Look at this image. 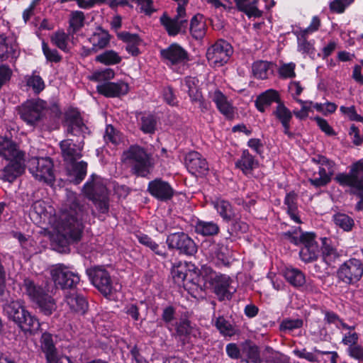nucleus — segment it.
<instances>
[{"label":"nucleus","instance_id":"1","mask_svg":"<svg viewBox=\"0 0 363 363\" xmlns=\"http://www.w3.org/2000/svg\"><path fill=\"white\" fill-rule=\"evenodd\" d=\"M65 125L67 132L77 138H67L60 143L61 155L69 175L73 182L79 184L86 175L87 163L83 160L77 161L82 157L84 134L88 130L78 113L67 115Z\"/></svg>","mask_w":363,"mask_h":363},{"label":"nucleus","instance_id":"2","mask_svg":"<svg viewBox=\"0 0 363 363\" xmlns=\"http://www.w3.org/2000/svg\"><path fill=\"white\" fill-rule=\"evenodd\" d=\"M88 216L87 208L80 205L76 200L69 208H65L60 216L57 230L60 235L69 242H77L81 239L84 222Z\"/></svg>","mask_w":363,"mask_h":363},{"label":"nucleus","instance_id":"3","mask_svg":"<svg viewBox=\"0 0 363 363\" xmlns=\"http://www.w3.org/2000/svg\"><path fill=\"white\" fill-rule=\"evenodd\" d=\"M0 157L8 164L0 169V179L12 182L25 169L24 153L11 140L0 137Z\"/></svg>","mask_w":363,"mask_h":363},{"label":"nucleus","instance_id":"4","mask_svg":"<svg viewBox=\"0 0 363 363\" xmlns=\"http://www.w3.org/2000/svg\"><path fill=\"white\" fill-rule=\"evenodd\" d=\"M21 289L23 294L26 295L32 302L36 303L45 315H50L55 311L57 306L54 298L43 287L36 284L32 279H24Z\"/></svg>","mask_w":363,"mask_h":363},{"label":"nucleus","instance_id":"5","mask_svg":"<svg viewBox=\"0 0 363 363\" xmlns=\"http://www.w3.org/2000/svg\"><path fill=\"white\" fill-rule=\"evenodd\" d=\"M200 275L205 284H208L213 289V291L219 300L231 298L232 295L229 291L231 280L229 276L217 273L207 265L201 267Z\"/></svg>","mask_w":363,"mask_h":363},{"label":"nucleus","instance_id":"6","mask_svg":"<svg viewBox=\"0 0 363 363\" xmlns=\"http://www.w3.org/2000/svg\"><path fill=\"white\" fill-rule=\"evenodd\" d=\"M123 160L131 168L132 172L138 176L145 177L150 172V155L140 146H131L124 152Z\"/></svg>","mask_w":363,"mask_h":363},{"label":"nucleus","instance_id":"7","mask_svg":"<svg viewBox=\"0 0 363 363\" xmlns=\"http://www.w3.org/2000/svg\"><path fill=\"white\" fill-rule=\"evenodd\" d=\"M334 179L342 186L350 187L352 192L363 202V160L354 163L348 173L337 174Z\"/></svg>","mask_w":363,"mask_h":363},{"label":"nucleus","instance_id":"8","mask_svg":"<svg viewBox=\"0 0 363 363\" xmlns=\"http://www.w3.org/2000/svg\"><path fill=\"white\" fill-rule=\"evenodd\" d=\"M163 62L179 74H182L189 60L187 51L177 43H172L160 50Z\"/></svg>","mask_w":363,"mask_h":363},{"label":"nucleus","instance_id":"9","mask_svg":"<svg viewBox=\"0 0 363 363\" xmlns=\"http://www.w3.org/2000/svg\"><path fill=\"white\" fill-rule=\"evenodd\" d=\"M28 169L35 179L52 185L55 181L53 163L49 157H33L29 160Z\"/></svg>","mask_w":363,"mask_h":363},{"label":"nucleus","instance_id":"10","mask_svg":"<svg viewBox=\"0 0 363 363\" xmlns=\"http://www.w3.org/2000/svg\"><path fill=\"white\" fill-rule=\"evenodd\" d=\"M46 102L41 99L28 100L18 107L20 118L30 126H35L44 116Z\"/></svg>","mask_w":363,"mask_h":363},{"label":"nucleus","instance_id":"11","mask_svg":"<svg viewBox=\"0 0 363 363\" xmlns=\"http://www.w3.org/2000/svg\"><path fill=\"white\" fill-rule=\"evenodd\" d=\"M363 276V261L359 259L350 258L340 265L337 270L339 281L346 284L357 283Z\"/></svg>","mask_w":363,"mask_h":363},{"label":"nucleus","instance_id":"12","mask_svg":"<svg viewBox=\"0 0 363 363\" xmlns=\"http://www.w3.org/2000/svg\"><path fill=\"white\" fill-rule=\"evenodd\" d=\"M50 274L55 284L62 289H74L80 281L78 273L63 264L53 266L50 270Z\"/></svg>","mask_w":363,"mask_h":363},{"label":"nucleus","instance_id":"13","mask_svg":"<svg viewBox=\"0 0 363 363\" xmlns=\"http://www.w3.org/2000/svg\"><path fill=\"white\" fill-rule=\"evenodd\" d=\"M166 243L169 250H177L179 254L192 256L197 252V245L193 239L184 232L169 234Z\"/></svg>","mask_w":363,"mask_h":363},{"label":"nucleus","instance_id":"14","mask_svg":"<svg viewBox=\"0 0 363 363\" xmlns=\"http://www.w3.org/2000/svg\"><path fill=\"white\" fill-rule=\"evenodd\" d=\"M233 52V48L229 43L219 40L208 49L206 57L213 66L221 67L229 60Z\"/></svg>","mask_w":363,"mask_h":363},{"label":"nucleus","instance_id":"15","mask_svg":"<svg viewBox=\"0 0 363 363\" xmlns=\"http://www.w3.org/2000/svg\"><path fill=\"white\" fill-rule=\"evenodd\" d=\"M86 274L93 285L104 295L108 296L113 291V282L109 273L100 267L86 269Z\"/></svg>","mask_w":363,"mask_h":363},{"label":"nucleus","instance_id":"16","mask_svg":"<svg viewBox=\"0 0 363 363\" xmlns=\"http://www.w3.org/2000/svg\"><path fill=\"white\" fill-rule=\"evenodd\" d=\"M303 239V242L301 244L303 247L299 252L301 259L306 263L315 261L320 253V248L315 240V233L306 232Z\"/></svg>","mask_w":363,"mask_h":363},{"label":"nucleus","instance_id":"17","mask_svg":"<svg viewBox=\"0 0 363 363\" xmlns=\"http://www.w3.org/2000/svg\"><path fill=\"white\" fill-rule=\"evenodd\" d=\"M11 321L25 333H34L39 330L40 326L38 320L27 310L26 306Z\"/></svg>","mask_w":363,"mask_h":363},{"label":"nucleus","instance_id":"18","mask_svg":"<svg viewBox=\"0 0 363 363\" xmlns=\"http://www.w3.org/2000/svg\"><path fill=\"white\" fill-rule=\"evenodd\" d=\"M11 321L25 333H34L39 330L40 326L38 320L27 310L26 306Z\"/></svg>","mask_w":363,"mask_h":363},{"label":"nucleus","instance_id":"19","mask_svg":"<svg viewBox=\"0 0 363 363\" xmlns=\"http://www.w3.org/2000/svg\"><path fill=\"white\" fill-rule=\"evenodd\" d=\"M147 191L153 197L161 201H167L174 195V190L171 185L161 179L150 182Z\"/></svg>","mask_w":363,"mask_h":363},{"label":"nucleus","instance_id":"20","mask_svg":"<svg viewBox=\"0 0 363 363\" xmlns=\"http://www.w3.org/2000/svg\"><path fill=\"white\" fill-rule=\"evenodd\" d=\"M185 166L193 175L205 174L208 171V164L206 159L198 152L192 151L186 155Z\"/></svg>","mask_w":363,"mask_h":363},{"label":"nucleus","instance_id":"21","mask_svg":"<svg viewBox=\"0 0 363 363\" xmlns=\"http://www.w3.org/2000/svg\"><path fill=\"white\" fill-rule=\"evenodd\" d=\"M97 91L108 98L120 97L125 95L129 91L128 84L123 81L117 82H104L96 86Z\"/></svg>","mask_w":363,"mask_h":363},{"label":"nucleus","instance_id":"22","mask_svg":"<svg viewBox=\"0 0 363 363\" xmlns=\"http://www.w3.org/2000/svg\"><path fill=\"white\" fill-rule=\"evenodd\" d=\"M211 98L215 103L217 109L223 115L225 118L232 120L235 117V107L232 102L228 100V97L219 89L215 90L211 93Z\"/></svg>","mask_w":363,"mask_h":363},{"label":"nucleus","instance_id":"23","mask_svg":"<svg viewBox=\"0 0 363 363\" xmlns=\"http://www.w3.org/2000/svg\"><path fill=\"white\" fill-rule=\"evenodd\" d=\"M19 54L20 49L14 38L0 35V61L16 60Z\"/></svg>","mask_w":363,"mask_h":363},{"label":"nucleus","instance_id":"24","mask_svg":"<svg viewBox=\"0 0 363 363\" xmlns=\"http://www.w3.org/2000/svg\"><path fill=\"white\" fill-rule=\"evenodd\" d=\"M160 21L169 35L172 36L177 35L182 29H185L188 24L186 14L179 16V13H177V15L172 18L164 13L160 17Z\"/></svg>","mask_w":363,"mask_h":363},{"label":"nucleus","instance_id":"25","mask_svg":"<svg viewBox=\"0 0 363 363\" xmlns=\"http://www.w3.org/2000/svg\"><path fill=\"white\" fill-rule=\"evenodd\" d=\"M84 191L91 200H97L101 196H108L104 181L95 175H92L91 179L84 184Z\"/></svg>","mask_w":363,"mask_h":363},{"label":"nucleus","instance_id":"26","mask_svg":"<svg viewBox=\"0 0 363 363\" xmlns=\"http://www.w3.org/2000/svg\"><path fill=\"white\" fill-rule=\"evenodd\" d=\"M272 114L281 124L284 133L288 137L292 138L294 134L290 131V123L293 118V113L285 106L283 101L277 104Z\"/></svg>","mask_w":363,"mask_h":363},{"label":"nucleus","instance_id":"27","mask_svg":"<svg viewBox=\"0 0 363 363\" xmlns=\"http://www.w3.org/2000/svg\"><path fill=\"white\" fill-rule=\"evenodd\" d=\"M211 204L224 222L229 223L235 218L234 208L228 200L216 198L211 201Z\"/></svg>","mask_w":363,"mask_h":363},{"label":"nucleus","instance_id":"28","mask_svg":"<svg viewBox=\"0 0 363 363\" xmlns=\"http://www.w3.org/2000/svg\"><path fill=\"white\" fill-rule=\"evenodd\" d=\"M65 301L71 311L84 314L88 309L86 298L77 291H70L65 295Z\"/></svg>","mask_w":363,"mask_h":363},{"label":"nucleus","instance_id":"29","mask_svg":"<svg viewBox=\"0 0 363 363\" xmlns=\"http://www.w3.org/2000/svg\"><path fill=\"white\" fill-rule=\"evenodd\" d=\"M281 101L279 92L274 89H269L257 97L255 104L259 112L264 113L266 108L270 106L272 103L276 102L279 104V102Z\"/></svg>","mask_w":363,"mask_h":363},{"label":"nucleus","instance_id":"30","mask_svg":"<svg viewBox=\"0 0 363 363\" xmlns=\"http://www.w3.org/2000/svg\"><path fill=\"white\" fill-rule=\"evenodd\" d=\"M210 257L211 262L218 267L228 266L230 263L228 249L221 243L213 245Z\"/></svg>","mask_w":363,"mask_h":363},{"label":"nucleus","instance_id":"31","mask_svg":"<svg viewBox=\"0 0 363 363\" xmlns=\"http://www.w3.org/2000/svg\"><path fill=\"white\" fill-rule=\"evenodd\" d=\"M191 271L189 268V264L186 262H175L172 268L171 274L174 281L181 285H184V282H191V279L189 276L191 275Z\"/></svg>","mask_w":363,"mask_h":363},{"label":"nucleus","instance_id":"32","mask_svg":"<svg viewBox=\"0 0 363 363\" xmlns=\"http://www.w3.org/2000/svg\"><path fill=\"white\" fill-rule=\"evenodd\" d=\"M118 38L126 43V51L133 56H137L140 54L138 46L142 40L138 35L130 33L128 32H121L117 34Z\"/></svg>","mask_w":363,"mask_h":363},{"label":"nucleus","instance_id":"33","mask_svg":"<svg viewBox=\"0 0 363 363\" xmlns=\"http://www.w3.org/2000/svg\"><path fill=\"white\" fill-rule=\"evenodd\" d=\"M258 166V161L249 152L248 150L242 152L240 158L235 162V167L245 174H247Z\"/></svg>","mask_w":363,"mask_h":363},{"label":"nucleus","instance_id":"34","mask_svg":"<svg viewBox=\"0 0 363 363\" xmlns=\"http://www.w3.org/2000/svg\"><path fill=\"white\" fill-rule=\"evenodd\" d=\"M111 35L108 31L98 28L89 38V40L92 45L91 50L94 52L105 48L110 43Z\"/></svg>","mask_w":363,"mask_h":363},{"label":"nucleus","instance_id":"35","mask_svg":"<svg viewBox=\"0 0 363 363\" xmlns=\"http://www.w3.org/2000/svg\"><path fill=\"white\" fill-rule=\"evenodd\" d=\"M195 232L204 237L214 236L218 234L220 227L214 221L198 220L194 225Z\"/></svg>","mask_w":363,"mask_h":363},{"label":"nucleus","instance_id":"36","mask_svg":"<svg viewBox=\"0 0 363 363\" xmlns=\"http://www.w3.org/2000/svg\"><path fill=\"white\" fill-rule=\"evenodd\" d=\"M55 339H56V337L48 332H44L40 337V349L44 353L46 360L58 352Z\"/></svg>","mask_w":363,"mask_h":363},{"label":"nucleus","instance_id":"37","mask_svg":"<svg viewBox=\"0 0 363 363\" xmlns=\"http://www.w3.org/2000/svg\"><path fill=\"white\" fill-rule=\"evenodd\" d=\"M199 83V81L197 78L190 76L186 77L182 80V86L188 93L191 101L192 100H199L201 98L202 93Z\"/></svg>","mask_w":363,"mask_h":363},{"label":"nucleus","instance_id":"38","mask_svg":"<svg viewBox=\"0 0 363 363\" xmlns=\"http://www.w3.org/2000/svg\"><path fill=\"white\" fill-rule=\"evenodd\" d=\"M283 274L286 281L294 287H301L306 283L305 274L297 268L286 267Z\"/></svg>","mask_w":363,"mask_h":363},{"label":"nucleus","instance_id":"39","mask_svg":"<svg viewBox=\"0 0 363 363\" xmlns=\"http://www.w3.org/2000/svg\"><path fill=\"white\" fill-rule=\"evenodd\" d=\"M252 69L255 77L264 79L273 73V64L267 61H257L252 64Z\"/></svg>","mask_w":363,"mask_h":363},{"label":"nucleus","instance_id":"40","mask_svg":"<svg viewBox=\"0 0 363 363\" xmlns=\"http://www.w3.org/2000/svg\"><path fill=\"white\" fill-rule=\"evenodd\" d=\"M239 11L246 13L249 17H260L262 11L257 7V0H235Z\"/></svg>","mask_w":363,"mask_h":363},{"label":"nucleus","instance_id":"41","mask_svg":"<svg viewBox=\"0 0 363 363\" xmlns=\"http://www.w3.org/2000/svg\"><path fill=\"white\" fill-rule=\"evenodd\" d=\"M85 15L81 11H73L70 13L68 33L73 35L84 26Z\"/></svg>","mask_w":363,"mask_h":363},{"label":"nucleus","instance_id":"42","mask_svg":"<svg viewBox=\"0 0 363 363\" xmlns=\"http://www.w3.org/2000/svg\"><path fill=\"white\" fill-rule=\"evenodd\" d=\"M318 174V176L314 173L313 177L308 179L311 184L316 188L326 186L331 181L333 175V174H330V172L323 166H319Z\"/></svg>","mask_w":363,"mask_h":363},{"label":"nucleus","instance_id":"43","mask_svg":"<svg viewBox=\"0 0 363 363\" xmlns=\"http://www.w3.org/2000/svg\"><path fill=\"white\" fill-rule=\"evenodd\" d=\"M95 61L110 66L119 64L122 57L115 50H108L96 56Z\"/></svg>","mask_w":363,"mask_h":363},{"label":"nucleus","instance_id":"44","mask_svg":"<svg viewBox=\"0 0 363 363\" xmlns=\"http://www.w3.org/2000/svg\"><path fill=\"white\" fill-rule=\"evenodd\" d=\"M25 303L21 299L6 301L2 306L3 311L9 320H12L18 313L21 311Z\"/></svg>","mask_w":363,"mask_h":363},{"label":"nucleus","instance_id":"45","mask_svg":"<svg viewBox=\"0 0 363 363\" xmlns=\"http://www.w3.org/2000/svg\"><path fill=\"white\" fill-rule=\"evenodd\" d=\"M157 123L156 117L150 113L143 114L139 121L140 130L144 133L147 134H152L155 133Z\"/></svg>","mask_w":363,"mask_h":363},{"label":"nucleus","instance_id":"46","mask_svg":"<svg viewBox=\"0 0 363 363\" xmlns=\"http://www.w3.org/2000/svg\"><path fill=\"white\" fill-rule=\"evenodd\" d=\"M205 28L206 25L202 21L201 15H196L191 18L190 31L194 38L197 40L201 39L206 33Z\"/></svg>","mask_w":363,"mask_h":363},{"label":"nucleus","instance_id":"47","mask_svg":"<svg viewBox=\"0 0 363 363\" xmlns=\"http://www.w3.org/2000/svg\"><path fill=\"white\" fill-rule=\"evenodd\" d=\"M138 239L140 244L149 247L156 255L162 257H167V254L165 251L164 247H160L148 235L142 234L138 236Z\"/></svg>","mask_w":363,"mask_h":363},{"label":"nucleus","instance_id":"48","mask_svg":"<svg viewBox=\"0 0 363 363\" xmlns=\"http://www.w3.org/2000/svg\"><path fill=\"white\" fill-rule=\"evenodd\" d=\"M69 35V33L67 34L63 30H57L52 35L50 40L52 43L59 49L65 52H69L68 45Z\"/></svg>","mask_w":363,"mask_h":363},{"label":"nucleus","instance_id":"49","mask_svg":"<svg viewBox=\"0 0 363 363\" xmlns=\"http://www.w3.org/2000/svg\"><path fill=\"white\" fill-rule=\"evenodd\" d=\"M335 224L344 231L350 232L354 225L353 218L347 214L337 213L333 216Z\"/></svg>","mask_w":363,"mask_h":363},{"label":"nucleus","instance_id":"50","mask_svg":"<svg viewBox=\"0 0 363 363\" xmlns=\"http://www.w3.org/2000/svg\"><path fill=\"white\" fill-rule=\"evenodd\" d=\"M323 260L328 267H333L340 258V254L332 246L323 243L322 249Z\"/></svg>","mask_w":363,"mask_h":363},{"label":"nucleus","instance_id":"51","mask_svg":"<svg viewBox=\"0 0 363 363\" xmlns=\"http://www.w3.org/2000/svg\"><path fill=\"white\" fill-rule=\"evenodd\" d=\"M175 331L177 335L179 337H187L189 335L196 336V330L191 325V323L187 319H181L175 324Z\"/></svg>","mask_w":363,"mask_h":363},{"label":"nucleus","instance_id":"52","mask_svg":"<svg viewBox=\"0 0 363 363\" xmlns=\"http://www.w3.org/2000/svg\"><path fill=\"white\" fill-rule=\"evenodd\" d=\"M215 325L223 335L231 337L235 334L236 330L235 327L223 316L217 318Z\"/></svg>","mask_w":363,"mask_h":363},{"label":"nucleus","instance_id":"53","mask_svg":"<svg viewBox=\"0 0 363 363\" xmlns=\"http://www.w3.org/2000/svg\"><path fill=\"white\" fill-rule=\"evenodd\" d=\"M115 76L113 69L106 68L101 70L95 71L89 77V79L101 83L108 82Z\"/></svg>","mask_w":363,"mask_h":363},{"label":"nucleus","instance_id":"54","mask_svg":"<svg viewBox=\"0 0 363 363\" xmlns=\"http://www.w3.org/2000/svg\"><path fill=\"white\" fill-rule=\"evenodd\" d=\"M46 214V204L45 201L42 200H38L32 204L30 216L32 219L35 221H38L40 220L43 216H45Z\"/></svg>","mask_w":363,"mask_h":363},{"label":"nucleus","instance_id":"55","mask_svg":"<svg viewBox=\"0 0 363 363\" xmlns=\"http://www.w3.org/2000/svg\"><path fill=\"white\" fill-rule=\"evenodd\" d=\"M26 84L28 86L31 87L36 94L40 93L45 88L43 79L39 75L35 74L26 77Z\"/></svg>","mask_w":363,"mask_h":363},{"label":"nucleus","instance_id":"56","mask_svg":"<svg viewBox=\"0 0 363 363\" xmlns=\"http://www.w3.org/2000/svg\"><path fill=\"white\" fill-rule=\"evenodd\" d=\"M104 139L106 143L118 145L121 140V137L113 125H108L104 135Z\"/></svg>","mask_w":363,"mask_h":363},{"label":"nucleus","instance_id":"57","mask_svg":"<svg viewBox=\"0 0 363 363\" xmlns=\"http://www.w3.org/2000/svg\"><path fill=\"white\" fill-rule=\"evenodd\" d=\"M42 50L46 60L51 62H59L62 60V56L56 49H51L47 43H42Z\"/></svg>","mask_w":363,"mask_h":363},{"label":"nucleus","instance_id":"58","mask_svg":"<svg viewBox=\"0 0 363 363\" xmlns=\"http://www.w3.org/2000/svg\"><path fill=\"white\" fill-rule=\"evenodd\" d=\"M303 326V320L299 318L290 319L286 318L280 324L281 331H291L294 329L301 328Z\"/></svg>","mask_w":363,"mask_h":363},{"label":"nucleus","instance_id":"59","mask_svg":"<svg viewBox=\"0 0 363 363\" xmlns=\"http://www.w3.org/2000/svg\"><path fill=\"white\" fill-rule=\"evenodd\" d=\"M340 111L342 113L346 115L350 121L363 122V116L357 113L354 106L350 107L342 106L340 108Z\"/></svg>","mask_w":363,"mask_h":363},{"label":"nucleus","instance_id":"60","mask_svg":"<svg viewBox=\"0 0 363 363\" xmlns=\"http://www.w3.org/2000/svg\"><path fill=\"white\" fill-rule=\"evenodd\" d=\"M140 6L141 12L150 16L156 9L153 7V0H131Z\"/></svg>","mask_w":363,"mask_h":363},{"label":"nucleus","instance_id":"61","mask_svg":"<svg viewBox=\"0 0 363 363\" xmlns=\"http://www.w3.org/2000/svg\"><path fill=\"white\" fill-rule=\"evenodd\" d=\"M175 309L172 306H167L163 309L162 319L166 323L167 328L172 330V322L174 320Z\"/></svg>","mask_w":363,"mask_h":363},{"label":"nucleus","instance_id":"62","mask_svg":"<svg viewBox=\"0 0 363 363\" xmlns=\"http://www.w3.org/2000/svg\"><path fill=\"white\" fill-rule=\"evenodd\" d=\"M354 1V0H334L330 4V9L332 11L341 13H343L345 8Z\"/></svg>","mask_w":363,"mask_h":363},{"label":"nucleus","instance_id":"63","mask_svg":"<svg viewBox=\"0 0 363 363\" xmlns=\"http://www.w3.org/2000/svg\"><path fill=\"white\" fill-rule=\"evenodd\" d=\"M359 335L354 330H351L343 334L342 342L348 347H352L357 345Z\"/></svg>","mask_w":363,"mask_h":363},{"label":"nucleus","instance_id":"64","mask_svg":"<svg viewBox=\"0 0 363 363\" xmlns=\"http://www.w3.org/2000/svg\"><path fill=\"white\" fill-rule=\"evenodd\" d=\"M347 352L352 358L363 362V347L360 345L348 347Z\"/></svg>","mask_w":363,"mask_h":363}]
</instances>
